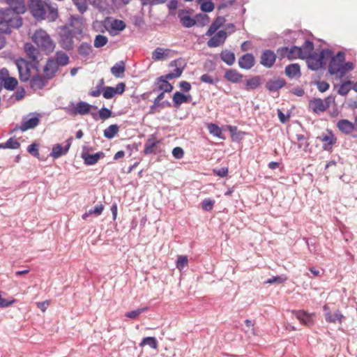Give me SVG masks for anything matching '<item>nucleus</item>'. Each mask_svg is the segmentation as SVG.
<instances>
[{
    "instance_id": "obj_1",
    "label": "nucleus",
    "mask_w": 357,
    "mask_h": 357,
    "mask_svg": "<svg viewBox=\"0 0 357 357\" xmlns=\"http://www.w3.org/2000/svg\"><path fill=\"white\" fill-rule=\"evenodd\" d=\"M9 8L0 10V30L6 33H10L11 28H20L22 25V17L20 14L26 11V6L24 0H6Z\"/></svg>"
},
{
    "instance_id": "obj_2",
    "label": "nucleus",
    "mask_w": 357,
    "mask_h": 357,
    "mask_svg": "<svg viewBox=\"0 0 357 357\" xmlns=\"http://www.w3.org/2000/svg\"><path fill=\"white\" fill-rule=\"evenodd\" d=\"M328 59V73L338 79L342 78L347 72L354 68L351 62H344L345 56L343 52H337L335 56L332 54Z\"/></svg>"
},
{
    "instance_id": "obj_3",
    "label": "nucleus",
    "mask_w": 357,
    "mask_h": 357,
    "mask_svg": "<svg viewBox=\"0 0 357 357\" xmlns=\"http://www.w3.org/2000/svg\"><path fill=\"white\" fill-rule=\"evenodd\" d=\"M32 40L39 49L45 52L47 54L52 53L56 46L55 43L51 38L50 36L42 29L35 31L32 36Z\"/></svg>"
},
{
    "instance_id": "obj_4",
    "label": "nucleus",
    "mask_w": 357,
    "mask_h": 357,
    "mask_svg": "<svg viewBox=\"0 0 357 357\" xmlns=\"http://www.w3.org/2000/svg\"><path fill=\"white\" fill-rule=\"evenodd\" d=\"M332 51L328 49L321 50L319 53H312L306 58L308 68L312 70H318L326 64L329 57H331Z\"/></svg>"
},
{
    "instance_id": "obj_5",
    "label": "nucleus",
    "mask_w": 357,
    "mask_h": 357,
    "mask_svg": "<svg viewBox=\"0 0 357 357\" xmlns=\"http://www.w3.org/2000/svg\"><path fill=\"white\" fill-rule=\"evenodd\" d=\"M335 103V98L328 96L324 100L321 98H314L310 101L309 105L310 109L315 113L324 112L331 104Z\"/></svg>"
},
{
    "instance_id": "obj_6",
    "label": "nucleus",
    "mask_w": 357,
    "mask_h": 357,
    "mask_svg": "<svg viewBox=\"0 0 357 357\" xmlns=\"http://www.w3.org/2000/svg\"><path fill=\"white\" fill-rule=\"evenodd\" d=\"M325 320L331 324H342L344 317L339 310H333L328 305L323 306Z\"/></svg>"
},
{
    "instance_id": "obj_7",
    "label": "nucleus",
    "mask_w": 357,
    "mask_h": 357,
    "mask_svg": "<svg viewBox=\"0 0 357 357\" xmlns=\"http://www.w3.org/2000/svg\"><path fill=\"white\" fill-rule=\"evenodd\" d=\"M91 107L90 104L80 101L76 105L72 102L71 107H64L63 109L73 116L77 114L86 115L90 112Z\"/></svg>"
},
{
    "instance_id": "obj_8",
    "label": "nucleus",
    "mask_w": 357,
    "mask_h": 357,
    "mask_svg": "<svg viewBox=\"0 0 357 357\" xmlns=\"http://www.w3.org/2000/svg\"><path fill=\"white\" fill-rule=\"evenodd\" d=\"M47 5L42 0H31L30 10L35 18L45 20Z\"/></svg>"
},
{
    "instance_id": "obj_9",
    "label": "nucleus",
    "mask_w": 357,
    "mask_h": 357,
    "mask_svg": "<svg viewBox=\"0 0 357 357\" xmlns=\"http://www.w3.org/2000/svg\"><path fill=\"white\" fill-rule=\"evenodd\" d=\"M15 66L18 70L21 81L26 82L30 77V70L26 61L24 59H18L15 61Z\"/></svg>"
},
{
    "instance_id": "obj_10",
    "label": "nucleus",
    "mask_w": 357,
    "mask_h": 357,
    "mask_svg": "<svg viewBox=\"0 0 357 357\" xmlns=\"http://www.w3.org/2000/svg\"><path fill=\"white\" fill-rule=\"evenodd\" d=\"M278 54L280 56L287 57L289 60L301 59V50L297 46H293L291 48L282 47L278 50Z\"/></svg>"
},
{
    "instance_id": "obj_11",
    "label": "nucleus",
    "mask_w": 357,
    "mask_h": 357,
    "mask_svg": "<svg viewBox=\"0 0 357 357\" xmlns=\"http://www.w3.org/2000/svg\"><path fill=\"white\" fill-rule=\"evenodd\" d=\"M207 42V45L209 47H217L221 46L225 43L227 37V33L225 31L220 30L215 32Z\"/></svg>"
},
{
    "instance_id": "obj_12",
    "label": "nucleus",
    "mask_w": 357,
    "mask_h": 357,
    "mask_svg": "<svg viewBox=\"0 0 357 357\" xmlns=\"http://www.w3.org/2000/svg\"><path fill=\"white\" fill-rule=\"evenodd\" d=\"M81 157L84 160V164L86 165H93L104 157L102 152H98L94 154H90L86 148L84 147L81 153Z\"/></svg>"
},
{
    "instance_id": "obj_13",
    "label": "nucleus",
    "mask_w": 357,
    "mask_h": 357,
    "mask_svg": "<svg viewBox=\"0 0 357 357\" xmlns=\"http://www.w3.org/2000/svg\"><path fill=\"white\" fill-rule=\"evenodd\" d=\"M178 17L184 27L190 28L196 24L195 19L191 17L190 13L187 10H179L178 11Z\"/></svg>"
},
{
    "instance_id": "obj_14",
    "label": "nucleus",
    "mask_w": 357,
    "mask_h": 357,
    "mask_svg": "<svg viewBox=\"0 0 357 357\" xmlns=\"http://www.w3.org/2000/svg\"><path fill=\"white\" fill-rule=\"evenodd\" d=\"M71 143L72 138H69L66 140L64 147L60 144H56L53 146L50 155L54 158H59L61 155H66L71 146Z\"/></svg>"
},
{
    "instance_id": "obj_15",
    "label": "nucleus",
    "mask_w": 357,
    "mask_h": 357,
    "mask_svg": "<svg viewBox=\"0 0 357 357\" xmlns=\"http://www.w3.org/2000/svg\"><path fill=\"white\" fill-rule=\"evenodd\" d=\"M29 115L33 116L29 119H23L22 123L20 126V130L23 132L36 128L39 123L40 114L33 113Z\"/></svg>"
},
{
    "instance_id": "obj_16",
    "label": "nucleus",
    "mask_w": 357,
    "mask_h": 357,
    "mask_svg": "<svg viewBox=\"0 0 357 357\" xmlns=\"http://www.w3.org/2000/svg\"><path fill=\"white\" fill-rule=\"evenodd\" d=\"M275 59L276 55L274 52L267 50L262 52L260 63L266 68H271L273 66Z\"/></svg>"
},
{
    "instance_id": "obj_17",
    "label": "nucleus",
    "mask_w": 357,
    "mask_h": 357,
    "mask_svg": "<svg viewBox=\"0 0 357 357\" xmlns=\"http://www.w3.org/2000/svg\"><path fill=\"white\" fill-rule=\"evenodd\" d=\"M60 45L65 50H71L73 47V38L70 31L65 30L61 35Z\"/></svg>"
},
{
    "instance_id": "obj_18",
    "label": "nucleus",
    "mask_w": 357,
    "mask_h": 357,
    "mask_svg": "<svg viewBox=\"0 0 357 357\" xmlns=\"http://www.w3.org/2000/svg\"><path fill=\"white\" fill-rule=\"evenodd\" d=\"M314 315V313H307L303 310L297 311L295 312V316L300 321V322L302 324L307 326L313 324Z\"/></svg>"
},
{
    "instance_id": "obj_19",
    "label": "nucleus",
    "mask_w": 357,
    "mask_h": 357,
    "mask_svg": "<svg viewBox=\"0 0 357 357\" xmlns=\"http://www.w3.org/2000/svg\"><path fill=\"white\" fill-rule=\"evenodd\" d=\"M172 50L167 48L157 47L152 53V59L154 61H162L169 57Z\"/></svg>"
},
{
    "instance_id": "obj_20",
    "label": "nucleus",
    "mask_w": 357,
    "mask_h": 357,
    "mask_svg": "<svg viewBox=\"0 0 357 357\" xmlns=\"http://www.w3.org/2000/svg\"><path fill=\"white\" fill-rule=\"evenodd\" d=\"M238 65L243 69L249 70L255 65V57L247 53L239 59Z\"/></svg>"
},
{
    "instance_id": "obj_21",
    "label": "nucleus",
    "mask_w": 357,
    "mask_h": 357,
    "mask_svg": "<svg viewBox=\"0 0 357 357\" xmlns=\"http://www.w3.org/2000/svg\"><path fill=\"white\" fill-rule=\"evenodd\" d=\"M24 51L27 55V56L32 60V61L38 62V59L40 57L39 52L37 48H36L31 43H26L24 45Z\"/></svg>"
},
{
    "instance_id": "obj_22",
    "label": "nucleus",
    "mask_w": 357,
    "mask_h": 357,
    "mask_svg": "<svg viewBox=\"0 0 357 357\" xmlns=\"http://www.w3.org/2000/svg\"><path fill=\"white\" fill-rule=\"evenodd\" d=\"M285 82L281 78H273L268 80L266 84V87L270 91H276L280 89L284 85Z\"/></svg>"
},
{
    "instance_id": "obj_23",
    "label": "nucleus",
    "mask_w": 357,
    "mask_h": 357,
    "mask_svg": "<svg viewBox=\"0 0 357 357\" xmlns=\"http://www.w3.org/2000/svg\"><path fill=\"white\" fill-rule=\"evenodd\" d=\"M46 83L47 80L43 76L36 75L31 78L30 84L33 90H39L42 89L46 85Z\"/></svg>"
},
{
    "instance_id": "obj_24",
    "label": "nucleus",
    "mask_w": 357,
    "mask_h": 357,
    "mask_svg": "<svg viewBox=\"0 0 357 357\" xmlns=\"http://www.w3.org/2000/svg\"><path fill=\"white\" fill-rule=\"evenodd\" d=\"M337 127L342 132L345 134L351 133L354 129V124L347 119L339 121L337 123Z\"/></svg>"
},
{
    "instance_id": "obj_25",
    "label": "nucleus",
    "mask_w": 357,
    "mask_h": 357,
    "mask_svg": "<svg viewBox=\"0 0 357 357\" xmlns=\"http://www.w3.org/2000/svg\"><path fill=\"white\" fill-rule=\"evenodd\" d=\"M301 50V59H306L312 54L314 50V45L312 42L306 40L305 43L298 47Z\"/></svg>"
},
{
    "instance_id": "obj_26",
    "label": "nucleus",
    "mask_w": 357,
    "mask_h": 357,
    "mask_svg": "<svg viewBox=\"0 0 357 357\" xmlns=\"http://www.w3.org/2000/svg\"><path fill=\"white\" fill-rule=\"evenodd\" d=\"M125 63L121 61L116 63L111 68V73L116 78H121L123 77L125 72Z\"/></svg>"
},
{
    "instance_id": "obj_27",
    "label": "nucleus",
    "mask_w": 357,
    "mask_h": 357,
    "mask_svg": "<svg viewBox=\"0 0 357 357\" xmlns=\"http://www.w3.org/2000/svg\"><path fill=\"white\" fill-rule=\"evenodd\" d=\"M225 77L229 82L232 83H238L242 79L243 75L240 74L237 70L230 69L225 72Z\"/></svg>"
},
{
    "instance_id": "obj_28",
    "label": "nucleus",
    "mask_w": 357,
    "mask_h": 357,
    "mask_svg": "<svg viewBox=\"0 0 357 357\" xmlns=\"http://www.w3.org/2000/svg\"><path fill=\"white\" fill-rule=\"evenodd\" d=\"M192 97L190 95L186 96L183 93L176 91L173 96V102L174 105L178 107L183 103L188 102L191 100Z\"/></svg>"
},
{
    "instance_id": "obj_29",
    "label": "nucleus",
    "mask_w": 357,
    "mask_h": 357,
    "mask_svg": "<svg viewBox=\"0 0 357 357\" xmlns=\"http://www.w3.org/2000/svg\"><path fill=\"white\" fill-rule=\"evenodd\" d=\"M225 22V19L222 17H218L217 19L211 24L208 31L206 33V36H212L218 29Z\"/></svg>"
},
{
    "instance_id": "obj_30",
    "label": "nucleus",
    "mask_w": 357,
    "mask_h": 357,
    "mask_svg": "<svg viewBox=\"0 0 357 357\" xmlns=\"http://www.w3.org/2000/svg\"><path fill=\"white\" fill-rule=\"evenodd\" d=\"M285 73L290 78L298 77L301 74L300 66L297 63H293L285 68Z\"/></svg>"
},
{
    "instance_id": "obj_31",
    "label": "nucleus",
    "mask_w": 357,
    "mask_h": 357,
    "mask_svg": "<svg viewBox=\"0 0 357 357\" xmlns=\"http://www.w3.org/2000/svg\"><path fill=\"white\" fill-rule=\"evenodd\" d=\"M221 59L227 65L231 66L234 64L235 61V55L234 54L227 50H222L220 53Z\"/></svg>"
},
{
    "instance_id": "obj_32",
    "label": "nucleus",
    "mask_w": 357,
    "mask_h": 357,
    "mask_svg": "<svg viewBox=\"0 0 357 357\" xmlns=\"http://www.w3.org/2000/svg\"><path fill=\"white\" fill-rule=\"evenodd\" d=\"M57 69L58 64L55 60L50 59L44 68V71L47 75L52 77L56 72Z\"/></svg>"
},
{
    "instance_id": "obj_33",
    "label": "nucleus",
    "mask_w": 357,
    "mask_h": 357,
    "mask_svg": "<svg viewBox=\"0 0 357 357\" xmlns=\"http://www.w3.org/2000/svg\"><path fill=\"white\" fill-rule=\"evenodd\" d=\"M55 61L56 62L58 66H66L69 62V57L66 53L62 51H58L56 53Z\"/></svg>"
},
{
    "instance_id": "obj_34",
    "label": "nucleus",
    "mask_w": 357,
    "mask_h": 357,
    "mask_svg": "<svg viewBox=\"0 0 357 357\" xmlns=\"http://www.w3.org/2000/svg\"><path fill=\"white\" fill-rule=\"evenodd\" d=\"M47 13L45 15V20H47L50 22L54 21L58 17L57 8L51 6L47 5L46 8Z\"/></svg>"
},
{
    "instance_id": "obj_35",
    "label": "nucleus",
    "mask_w": 357,
    "mask_h": 357,
    "mask_svg": "<svg viewBox=\"0 0 357 357\" xmlns=\"http://www.w3.org/2000/svg\"><path fill=\"white\" fill-rule=\"evenodd\" d=\"M158 143V142L153 138L148 139L144 145V153L146 155L154 153L155 148Z\"/></svg>"
},
{
    "instance_id": "obj_36",
    "label": "nucleus",
    "mask_w": 357,
    "mask_h": 357,
    "mask_svg": "<svg viewBox=\"0 0 357 357\" xmlns=\"http://www.w3.org/2000/svg\"><path fill=\"white\" fill-rule=\"evenodd\" d=\"M167 79L165 77V76L160 77L158 78V82H160L159 85V89L165 92H171L173 89V86L171 84H169L167 81Z\"/></svg>"
},
{
    "instance_id": "obj_37",
    "label": "nucleus",
    "mask_w": 357,
    "mask_h": 357,
    "mask_svg": "<svg viewBox=\"0 0 357 357\" xmlns=\"http://www.w3.org/2000/svg\"><path fill=\"white\" fill-rule=\"evenodd\" d=\"M118 132L119 126L117 125H110L104 130V136L107 139H112Z\"/></svg>"
},
{
    "instance_id": "obj_38",
    "label": "nucleus",
    "mask_w": 357,
    "mask_h": 357,
    "mask_svg": "<svg viewBox=\"0 0 357 357\" xmlns=\"http://www.w3.org/2000/svg\"><path fill=\"white\" fill-rule=\"evenodd\" d=\"M321 140L326 142L324 145V149L325 150H329L332 145L335 142V139L332 133H328L321 137Z\"/></svg>"
},
{
    "instance_id": "obj_39",
    "label": "nucleus",
    "mask_w": 357,
    "mask_h": 357,
    "mask_svg": "<svg viewBox=\"0 0 357 357\" xmlns=\"http://www.w3.org/2000/svg\"><path fill=\"white\" fill-rule=\"evenodd\" d=\"M103 206L102 204H99L93 208L89 209L86 213L82 215V218L86 220L89 215L92 214H95L96 216L100 215L103 211Z\"/></svg>"
},
{
    "instance_id": "obj_40",
    "label": "nucleus",
    "mask_w": 357,
    "mask_h": 357,
    "mask_svg": "<svg viewBox=\"0 0 357 357\" xmlns=\"http://www.w3.org/2000/svg\"><path fill=\"white\" fill-rule=\"evenodd\" d=\"M260 85L259 77H254L247 79L245 82V89L252 90L257 89Z\"/></svg>"
},
{
    "instance_id": "obj_41",
    "label": "nucleus",
    "mask_w": 357,
    "mask_h": 357,
    "mask_svg": "<svg viewBox=\"0 0 357 357\" xmlns=\"http://www.w3.org/2000/svg\"><path fill=\"white\" fill-rule=\"evenodd\" d=\"M145 345H148L152 349H156L158 348V341L153 337H147L144 338L139 344L140 347H144Z\"/></svg>"
},
{
    "instance_id": "obj_42",
    "label": "nucleus",
    "mask_w": 357,
    "mask_h": 357,
    "mask_svg": "<svg viewBox=\"0 0 357 357\" xmlns=\"http://www.w3.org/2000/svg\"><path fill=\"white\" fill-rule=\"evenodd\" d=\"M82 20L80 17L72 16L70 20V25L76 29V32L80 33L82 31Z\"/></svg>"
},
{
    "instance_id": "obj_43",
    "label": "nucleus",
    "mask_w": 357,
    "mask_h": 357,
    "mask_svg": "<svg viewBox=\"0 0 357 357\" xmlns=\"http://www.w3.org/2000/svg\"><path fill=\"white\" fill-rule=\"evenodd\" d=\"M17 80L13 77H8L3 82V86L10 91H13L17 85Z\"/></svg>"
},
{
    "instance_id": "obj_44",
    "label": "nucleus",
    "mask_w": 357,
    "mask_h": 357,
    "mask_svg": "<svg viewBox=\"0 0 357 357\" xmlns=\"http://www.w3.org/2000/svg\"><path fill=\"white\" fill-rule=\"evenodd\" d=\"M200 4L201 10L204 12H211L214 9V4L211 0L197 1Z\"/></svg>"
},
{
    "instance_id": "obj_45",
    "label": "nucleus",
    "mask_w": 357,
    "mask_h": 357,
    "mask_svg": "<svg viewBox=\"0 0 357 357\" xmlns=\"http://www.w3.org/2000/svg\"><path fill=\"white\" fill-rule=\"evenodd\" d=\"M352 82L351 81H346L342 83L338 89L337 93L341 96H346L351 88Z\"/></svg>"
},
{
    "instance_id": "obj_46",
    "label": "nucleus",
    "mask_w": 357,
    "mask_h": 357,
    "mask_svg": "<svg viewBox=\"0 0 357 357\" xmlns=\"http://www.w3.org/2000/svg\"><path fill=\"white\" fill-rule=\"evenodd\" d=\"M108 39L105 36L97 35L94 40V47L100 48L105 46L107 43Z\"/></svg>"
},
{
    "instance_id": "obj_47",
    "label": "nucleus",
    "mask_w": 357,
    "mask_h": 357,
    "mask_svg": "<svg viewBox=\"0 0 357 357\" xmlns=\"http://www.w3.org/2000/svg\"><path fill=\"white\" fill-rule=\"evenodd\" d=\"M91 52V46L86 43H82L78 47V52L80 55L88 56Z\"/></svg>"
},
{
    "instance_id": "obj_48",
    "label": "nucleus",
    "mask_w": 357,
    "mask_h": 357,
    "mask_svg": "<svg viewBox=\"0 0 357 357\" xmlns=\"http://www.w3.org/2000/svg\"><path fill=\"white\" fill-rule=\"evenodd\" d=\"M287 278L284 275L273 276L268 279L266 284H282L287 280Z\"/></svg>"
},
{
    "instance_id": "obj_49",
    "label": "nucleus",
    "mask_w": 357,
    "mask_h": 357,
    "mask_svg": "<svg viewBox=\"0 0 357 357\" xmlns=\"http://www.w3.org/2000/svg\"><path fill=\"white\" fill-rule=\"evenodd\" d=\"M208 130L209 132L215 137L222 138V130L221 129L214 123H210L208 125Z\"/></svg>"
},
{
    "instance_id": "obj_50",
    "label": "nucleus",
    "mask_w": 357,
    "mask_h": 357,
    "mask_svg": "<svg viewBox=\"0 0 357 357\" xmlns=\"http://www.w3.org/2000/svg\"><path fill=\"white\" fill-rule=\"evenodd\" d=\"M111 28L113 30L121 31L126 28V24L122 20H114L111 23Z\"/></svg>"
},
{
    "instance_id": "obj_51",
    "label": "nucleus",
    "mask_w": 357,
    "mask_h": 357,
    "mask_svg": "<svg viewBox=\"0 0 357 357\" xmlns=\"http://www.w3.org/2000/svg\"><path fill=\"white\" fill-rule=\"evenodd\" d=\"M146 310H147V307L138 308L137 310L126 312L125 316L130 319H135L139 314L146 312Z\"/></svg>"
},
{
    "instance_id": "obj_52",
    "label": "nucleus",
    "mask_w": 357,
    "mask_h": 357,
    "mask_svg": "<svg viewBox=\"0 0 357 357\" xmlns=\"http://www.w3.org/2000/svg\"><path fill=\"white\" fill-rule=\"evenodd\" d=\"M165 93L163 92H161L154 100L153 102L158 105L161 108H164L167 106H169L170 104L168 101H164L160 102V101L164 98Z\"/></svg>"
},
{
    "instance_id": "obj_53",
    "label": "nucleus",
    "mask_w": 357,
    "mask_h": 357,
    "mask_svg": "<svg viewBox=\"0 0 357 357\" xmlns=\"http://www.w3.org/2000/svg\"><path fill=\"white\" fill-rule=\"evenodd\" d=\"M188 257L186 256H179L176 261V268L181 271L188 265Z\"/></svg>"
},
{
    "instance_id": "obj_54",
    "label": "nucleus",
    "mask_w": 357,
    "mask_h": 357,
    "mask_svg": "<svg viewBox=\"0 0 357 357\" xmlns=\"http://www.w3.org/2000/svg\"><path fill=\"white\" fill-rule=\"evenodd\" d=\"M20 143L13 138H10L6 142L4 143L5 149H17L20 147Z\"/></svg>"
},
{
    "instance_id": "obj_55",
    "label": "nucleus",
    "mask_w": 357,
    "mask_h": 357,
    "mask_svg": "<svg viewBox=\"0 0 357 357\" xmlns=\"http://www.w3.org/2000/svg\"><path fill=\"white\" fill-rule=\"evenodd\" d=\"M73 2L80 13H83L86 10L87 4L86 0H73Z\"/></svg>"
},
{
    "instance_id": "obj_56",
    "label": "nucleus",
    "mask_w": 357,
    "mask_h": 357,
    "mask_svg": "<svg viewBox=\"0 0 357 357\" xmlns=\"http://www.w3.org/2000/svg\"><path fill=\"white\" fill-rule=\"evenodd\" d=\"M116 95L114 87L107 86L104 89L103 97L106 99H110Z\"/></svg>"
},
{
    "instance_id": "obj_57",
    "label": "nucleus",
    "mask_w": 357,
    "mask_h": 357,
    "mask_svg": "<svg viewBox=\"0 0 357 357\" xmlns=\"http://www.w3.org/2000/svg\"><path fill=\"white\" fill-rule=\"evenodd\" d=\"M182 74V70L181 68H176L174 70L173 72L169 73L165 75V77L167 79H172L174 78L179 77Z\"/></svg>"
},
{
    "instance_id": "obj_58",
    "label": "nucleus",
    "mask_w": 357,
    "mask_h": 357,
    "mask_svg": "<svg viewBox=\"0 0 357 357\" xmlns=\"http://www.w3.org/2000/svg\"><path fill=\"white\" fill-rule=\"evenodd\" d=\"M112 116V112L110 109L102 107L99 111V116L101 119L105 120L109 119Z\"/></svg>"
},
{
    "instance_id": "obj_59",
    "label": "nucleus",
    "mask_w": 357,
    "mask_h": 357,
    "mask_svg": "<svg viewBox=\"0 0 357 357\" xmlns=\"http://www.w3.org/2000/svg\"><path fill=\"white\" fill-rule=\"evenodd\" d=\"M196 23L201 26H204L208 22V17L206 14H200L196 16Z\"/></svg>"
},
{
    "instance_id": "obj_60",
    "label": "nucleus",
    "mask_w": 357,
    "mask_h": 357,
    "mask_svg": "<svg viewBox=\"0 0 357 357\" xmlns=\"http://www.w3.org/2000/svg\"><path fill=\"white\" fill-rule=\"evenodd\" d=\"M214 201L211 200L210 199H206L202 202V208L203 210L206 211H210L212 210L213 205H214Z\"/></svg>"
},
{
    "instance_id": "obj_61",
    "label": "nucleus",
    "mask_w": 357,
    "mask_h": 357,
    "mask_svg": "<svg viewBox=\"0 0 357 357\" xmlns=\"http://www.w3.org/2000/svg\"><path fill=\"white\" fill-rule=\"evenodd\" d=\"M10 77L8 70L3 68L0 70V90L3 87V82L8 77Z\"/></svg>"
},
{
    "instance_id": "obj_62",
    "label": "nucleus",
    "mask_w": 357,
    "mask_h": 357,
    "mask_svg": "<svg viewBox=\"0 0 357 357\" xmlns=\"http://www.w3.org/2000/svg\"><path fill=\"white\" fill-rule=\"evenodd\" d=\"M172 155L176 159H181L184 155L183 150L181 147H175L172 150Z\"/></svg>"
},
{
    "instance_id": "obj_63",
    "label": "nucleus",
    "mask_w": 357,
    "mask_h": 357,
    "mask_svg": "<svg viewBox=\"0 0 357 357\" xmlns=\"http://www.w3.org/2000/svg\"><path fill=\"white\" fill-rule=\"evenodd\" d=\"M200 79L202 82L214 84H215V79L207 74H204L201 76Z\"/></svg>"
},
{
    "instance_id": "obj_64",
    "label": "nucleus",
    "mask_w": 357,
    "mask_h": 357,
    "mask_svg": "<svg viewBox=\"0 0 357 357\" xmlns=\"http://www.w3.org/2000/svg\"><path fill=\"white\" fill-rule=\"evenodd\" d=\"M25 96V91L23 88L18 89L14 93L13 96L17 101L21 100Z\"/></svg>"
}]
</instances>
